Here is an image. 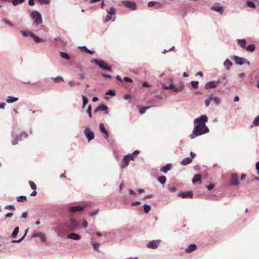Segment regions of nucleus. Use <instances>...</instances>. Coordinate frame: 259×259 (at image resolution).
<instances>
[{"mask_svg": "<svg viewBox=\"0 0 259 259\" xmlns=\"http://www.w3.org/2000/svg\"><path fill=\"white\" fill-rule=\"evenodd\" d=\"M209 132V130L207 126L194 125L192 133L189 137L191 139H193L197 137L207 134Z\"/></svg>", "mask_w": 259, "mask_h": 259, "instance_id": "f257e3e1", "label": "nucleus"}, {"mask_svg": "<svg viewBox=\"0 0 259 259\" xmlns=\"http://www.w3.org/2000/svg\"><path fill=\"white\" fill-rule=\"evenodd\" d=\"M31 18L33 20V24L37 26L42 23L41 14L37 10H33L30 14Z\"/></svg>", "mask_w": 259, "mask_h": 259, "instance_id": "f03ea898", "label": "nucleus"}, {"mask_svg": "<svg viewBox=\"0 0 259 259\" xmlns=\"http://www.w3.org/2000/svg\"><path fill=\"white\" fill-rule=\"evenodd\" d=\"M208 117L205 114H203L194 120V125L207 126L206 123L208 121Z\"/></svg>", "mask_w": 259, "mask_h": 259, "instance_id": "7ed1b4c3", "label": "nucleus"}, {"mask_svg": "<svg viewBox=\"0 0 259 259\" xmlns=\"http://www.w3.org/2000/svg\"><path fill=\"white\" fill-rule=\"evenodd\" d=\"M65 224L70 231H74L76 230L78 228V226L77 222L73 218H70Z\"/></svg>", "mask_w": 259, "mask_h": 259, "instance_id": "20e7f679", "label": "nucleus"}, {"mask_svg": "<svg viewBox=\"0 0 259 259\" xmlns=\"http://www.w3.org/2000/svg\"><path fill=\"white\" fill-rule=\"evenodd\" d=\"M92 62L95 63L98 65L101 68L108 71H111V68L108 66L106 63L103 60H99L97 59H93L92 60Z\"/></svg>", "mask_w": 259, "mask_h": 259, "instance_id": "39448f33", "label": "nucleus"}, {"mask_svg": "<svg viewBox=\"0 0 259 259\" xmlns=\"http://www.w3.org/2000/svg\"><path fill=\"white\" fill-rule=\"evenodd\" d=\"M84 134L88 139L89 141H91L93 140L95 137L94 132L90 130L89 127H86L84 130Z\"/></svg>", "mask_w": 259, "mask_h": 259, "instance_id": "423d86ee", "label": "nucleus"}, {"mask_svg": "<svg viewBox=\"0 0 259 259\" xmlns=\"http://www.w3.org/2000/svg\"><path fill=\"white\" fill-rule=\"evenodd\" d=\"M230 182L232 186H238L239 184L238 176L236 173L231 174Z\"/></svg>", "mask_w": 259, "mask_h": 259, "instance_id": "0eeeda50", "label": "nucleus"}, {"mask_svg": "<svg viewBox=\"0 0 259 259\" xmlns=\"http://www.w3.org/2000/svg\"><path fill=\"white\" fill-rule=\"evenodd\" d=\"M178 196L181 197L183 198H193V192L192 191H180L178 194Z\"/></svg>", "mask_w": 259, "mask_h": 259, "instance_id": "6e6552de", "label": "nucleus"}, {"mask_svg": "<svg viewBox=\"0 0 259 259\" xmlns=\"http://www.w3.org/2000/svg\"><path fill=\"white\" fill-rule=\"evenodd\" d=\"M161 241L160 239L150 241L147 244V246L149 248L156 249L158 247Z\"/></svg>", "mask_w": 259, "mask_h": 259, "instance_id": "1a4fd4ad", "label": "nucleus"}, {"mask_svg": "<svg viewBox=\"0 0 259 259\" xmlns=\"http://www.w3.org/2000/svg\"><path fill=\"white\" fill-rule=\"evenodd\" d=\"M125 6L132 10H135L137 8V5L135 2L128 1H123L122 2Z\"/></svg>", "mask_w": 259, "mask_h": 259, "instance_id": "9d476101", "label": "nucleus"}, {"mask_svg": "<svg viewBox=\"0 0 259 259\" xmlns=\"http://www.w3.org/2000/svg\"><path fill=\"white\" fill-rule=\"evenodd\" d=\"M233 58L235 63L239 65H242L244 64V61H246L245 58L240 57L237 56H233Z\"/></svg>", "mask_w": 259, "mask_h": 259, "instance_id": "9b49d317", "label": "nucleus"}, {"mask_svg": "<svg viewBox=\"0 0 259 259\" xmlns=\"http://www.w3.org/2000/svg\"><path fill=\"white\" fill-rule=\"evenodd\" d=\"M99 111H104L105 113L107 114L108 113V107L104 104H101L95 109L94 112L96 113Z\"/></svg>", "mask_w": 259, "mask_h": 259, "instance_id": "f8f14e48", "label": "nucleus"}, {"mask_svg": "<svg viewBox=\"0 0 259 259\" xmlns=\"http://www.w3.org/2000/svg\"><path fill=\"white\" fill-rule=\"evenodd\" d=\"M84 209L83 206H74L69 208V210L71 212H76L77 211H81Z\"/></svg>", "mask_w": 259, "mask_h": 259, "instance_id": "ddd939ff", "label": "nucleus"}, {"mask_svg": "<svg viewBox=\"0 0 259 259\" xmlns=\"http://www.w3.org/2000/svg\"><path fill=\"white\" fill-rule=\"evenodd\" d=\"M67 238L74 240H78L81 238V236L75 233H71L67 235Z\"/></svg>", "mask_w": 259, "mask_h": 259, "instance_id": "4468645a", "label": "nucleus"}, {"mask_svg": "<svg viewBox=\"0 0 259 259\" xmlns=\"http://www.w3.org/2000/svg\"><path fill=\"white\" fill-rule=\"evenodd\" d=\"M217 87V85L216 84V82L214 80L208 82L205 84V89L206 90H208L209 89H213Z\"/></svg>", "mask_w": 259, "mask_h": 259, "instance_id": "2eb2a0df", "label": "nucleus"}, {"mask_svg": "<svg viewBox=\"0 0 259 259\" xmlns=\"http://www.w3.org/2000/svg\"><path fill=\"white\" fill-rule=\"evenodd\" d=\"M210 9L211 10L215 11L217 12H218L220 14L222 15L224 12V7L223 6H212L210 8Z\"/></svg>", "mask_w": 259, "mask_h": 259, "instance_id": "dca6fc26", "label": "nucleus"}, {"mask_svg": "<svg viewBox=\"0 0 259 259\" xmlns=\"http://www.w3.org/2000/svg\"><path fill=\"white\" fill-rule=\"evenodd\" d=\"M223 65L225 69L229 71L230 69V68L232 66L233 64L229 59H227L224 61Z\"/></svg>", "mask_w": 259, "mask_h": 259, "instance_id": "f3484780", "label": "nucleus"}, {"mask_svg": "<svg viewBox=\"0 0 259 259\" xmlns=\"http://www.w3.org/2000/svg\"><path fill=\"white\" fill-rule=\"evenodd\" d=\"M197 249V245L195 244H191L186 249L185 251L187 253H190Z\"/></svg>", "mask_w": 259, "mask_h": 259, "instance_id": "a211bd4d", "label": "nucleus"}, {"mask_svg": "<svg viewBox=\"0 0 259 259\" xmlns=\"http://www.w3.org/2000/svg\"><path fill=\"white\" fill-rule=\"evenodd\" d=\"M171 168V164L167 163L164 166H162L160 168V171H162L164 173H166L168 171H169Z\"/></svg>", "mask_w": 259, "mask_h": 259, "instance_id": "6ab92c4d", "label": "nucleus"}, {"mask_svg": "<svg viewBox=\"0 0 259 259\" xmlns=\"http://www.w3.org/2000/svg\"><path fill=\"white\" fill-rule=\"evenodd\" d=\"M238 45L242 49H245L246 41L245 39H238L237 40Z\"/></svg>", "mask_w": 259, "mask_h": 259, "instance_id": "aec40b11", "label": "nucleus"}, {"mask_svg": "<svg viewBox=\"0 0 259 259\" xmlns=\"http://www.w3.org/2000/svg\"><path fill=\"white\" fill-rule=\"evenodd\" d=\"M129 156H125L123 159V164L121 165L122 168H124L126 167L129 163L130 160L128 159Z\"/></svg>", "mask_w": 259, "mask_h": 259, "instance_id": "412c9836", "label": "nucleus"}, {"mask_svg": "<svg viewBox=\"0 0 259 259\" xmlns=\"http://www.w3.org/2000/svg\"><path fill=\"white\" fill-rule=\"evenodd\" d=\"M192 161V158L186 157L182 160L181 162V164L182 165H187L191 163Z\"/></svg>", "mask_w": 259, "mask_h": 259, "instance_id": "4be33fe9", "label": "nucleus"}, {"mask_svg": "<svg viewBox=\"0 0 259 259\" xmlns=\"http://www.w3.org/2000/svg\"><path fill=\"white\" fill-rule=\"evenodd\" d=\"M148 6L150 8L153 7L154 6H156V8L158 9L160 7L161 5L156 2L154 1H150L148 3Z\"/></svg>", "mask_w": 259, "mask_h": 259, "instance_id": "5701e85b", "label": "nucleus"}, {"mask_svg": "<svg viewBox=\"0 0 259 259\" xmlns=\"http://www.w3.org/2000/svg\"><path fill=\"white\" fill-rule=\"evenodd\" d=\"M78 48L80 49V50L82 52H85L87 54H93L94 53L93 51L88 49L86 46H81L79 47Z\"/></svg>", "mask_w": 259, "mask_h": 259, "instance_id": "b1692460", "label": "nucleus"}, {"mask_svg": "<svg viewBox=\"0 0 259 259\" xmlns=\"http://www.w3.org/2000/svg\"><path fill=\"white\" fill-rule=\"evenodd\" d=\"M19 100L18 98L13 96H8L7 99L8 103H13L17 102Z\"/></svg>", "mask_w": 259, "mask_h": 259, "instance_id": "393cba45", "label": "nucleus"}, {"mask_svg": "<svg viewBox=\"0 0 259 259\" xmlns=\"http://www.w3.org/2000/svg\"><path fill=\"white\" fill-rule=\"evenodd\" d=\"M201 175H199V174L195 175L193 178L192 179V183L193 184H195L196 182L200 181L201 180Z\"/></svg>", "mask_w": 259, "mask_h": 259, "instance_id": "a878e982", "label": "nucleus"}, {"mask_svg": "<svg viewBox=\"0 0 259 259\" xmlns=\"http://www.w3.org/2000/svg\"><path fill=\"white\" fill-rule=\"evenodd\" d=\"M25 1V0H9V2L12 3L13 6H16L23 3Z\"/></svg>", "mask_w": 259, "mask_h": 259, "instance_id": "bb28decb", "label": "nucleus"}, {"mask_svg": "<svg viewBox=\"0 0 259 259\" xmlns=\"http://www.w3.org/2000/svg\"><path fill=\"white\" fill-rule=\"evenodd\" d=\"M246 50L250 52H253L255 49V46L254 44H250L246 47Z\"/></svg>", "mask_w": 259, "mask_h": 259, "instance_id": "cd10ccee", "label": "nucleus"}, {"mask_svg": "<svg viewBox=\"0 0 259 259\" xmlns=\"http://www.w3.org/2000/svg\"><path fill=\"white\" fill-rule=\"evenodd\" d=\"M19 227H16L14 229V230H13V231L12 233V235H11L12 238H16L19 233Z\"/></svg>", "mask_w": 259, "mask_h": 259, "instance_id": "c85d7f7f", "label": "nucleus"}, {"mask_svg": "<svg viewBox=\"0 0 259 259\" xmlns=\"http://www.w3.org/2000/svg\"><path fill=\"white\" fill-rule=\"evenodd\" d=\"M92 245L93 246L94 249L99 252H101V251L99 250V246L100 245L99 243L98 242H92Z\"/></svg>", "mask_w": 259, "mask_h": 259, "instance_id": "c756f323", "label": "nucleus"}, {"mask_svg": "<svg viewBox=\"0 0 259 259\" xmlns=\"http://www.w3.org/2000/svg\"><path fill=\"white\" fill-rule=\"evenodd\" d=\"M21 33L23 35V36L25 37H27L28 36H30L31 37V34H33L32 32L28 31V30H21Z\"/></svg>", "mask_w": 259, "mask_h": 259, "instance_id": "7c9ffc66", "label": "nucleus"}, {"mask_svg": "<svg viewBox=\"0 0 259 259\" xmlns=\"http://www.w3.org/2000/svg\"><path fill=\"white\" fill-rule=\"evenodd\" d=\"M60 54L61 57L63 59H66V60L70 59V57L69 55L66 53L61 52H60Z\"/></svg>", "mask_w": 259, "mask_h": 259, "instance_id": "2f4dec72", "label": "nucleus"}, {"mask_svg": "<svg viewBox=\"0 0 259 259\" xmlns=\"http://www.w3.org/2000/svg\"><path fill=\"white\" fill-rule=\"evenodd\" d=\"M158 181L161 184H164L166 182V178L165 176H162L157 178Z\"/></svg>", "mask_w": 259, "mask_h": 259, "instance_id": "473e14b6", "label": "nucleus"}, {"mask_svg": "<svg viewBox=\"0 0 259 259\" xmlns=\"http://www.w3.org/2000/svg\"><path fill=\"white\" fill-rule=\"evenodd\" d=\"M99 129L101 133H107V130L105 127V126L103 123H101L99 125Z\"/></svg>", "mask_w": 259, "mask_h": 259, "instance_id": "72a5a7b5", "label": "nucleus"}, {"mask_svg": "<svg viewBox=\"0 0 259 259\" xmlns=\"http://www.w3.org/2000/svg\"><path fill=\"white\" fill-rule=\"evenodd\" d=\"M82 108H84L85 106L88 103L89 100L85 96L82 95Z\"/></svg>", "mask_w": 259, "mask_h": 259, "instance_id": "f704fd0d", "label": "nucleus"}, {"mask_svg": "<svg viewBox=\"0 0 259 259\" xmlns=\"http://www.w3.org/2000/svg\"><path fill=\"white\" fill-rule=\"evenodd\" d=\"M252 124L255 126H259V115L254 119Z\"/></svg>", "mask_w": 259, "mask_h": 259, "instance_id": "c9c22d12", "label": "nucleus"}, {"mask_svg": "<svg viewBox=\"0 0 259 259\" xmlns=\"http://www.w3.org/2000/svg\"><path fill=\"white\" fill-rule=\"evenodd\" d=\"M246 5L248 7H250L252 8H255V5L254 3L251 1L247 0L246 2Z\"/></svg>", "mask_w": 259, "mask_h": 259, "instance_id": "e433bc0d", "label": "nucleus"}, {"mask_svg": "<svg viewBox=\"0 0 259 259\" xmlns=\"http://www.w3.org/2000/svg\"><path fill=\"white\" fill-rule=\"evenodd\" d=\"M68 84L70 87H72L74 86H78L80 84V83L79 82L75 81H69L68 82Z\"/></svg>", "mask_w": 259, "mask_h": 259, "instance_id": "4c0bfd02", "label": "nucleus"}, {"mask_svg": "<svg viewBox=\"0 0 259 259\" xmlns=\"http://www.w3.org/2000/svg\"><path fill=\"white\" fill-rule=\"evenodd\" d=\"M26 200H27L26 197L25 196H23V195L19 196L17 199V200L18 202H25L26 201Z\"/></svg>", "mask_w": 259, "mask_h": 259, "instance_id": "58836bf2", "label": "nucleus"}, {"mask_svg": "<svg viewBox=\"0 0 259 259\" xmlns=\"http://www.w3.org/2000/svg\"><path fill=\"white\" fill-rule=\"evenodd\" d=\"M221 82L223 83L224 85H226L228 83V80L226 75H223L222 76Z\"/></svg>", "mask_w": 259, "mask_h": 259, "instance_id": "ea45409f", "label": "nucleus"}, {"mask_svg": "<svg viewBox=\"0 0 259 259\" xmlns=\"http://www.w3.org/2000/svg\"><path fill=\"white\" fill-rule=\"evenodd\" d=\"M143 207L144 211L145 213H148L151 209V206L148 204H144Z\"/></svg>", "mask_w": 259, "mask_h": 259, "instance_id": "a19ab883", "label": "nucleus"}, {"mask_svg": "<svg viewBox=\"0 0 259 259\" xmlns=\"http://www.w3.org/2000/svg\"><path fill=\"white\" fill-rule=\"evenodd\" d=\"M52 79L54 80L55 82H59L60 81H63L64 79L61 76H58L56 77H52Z\"/></svg>", "mask_w": 259, "mask_h": 259, "instance_id": "79ce46f5", "label": "nucleus"}, {"mask_svg": "<svg viewBox=\"0 0 259 259\" xmlns=\"http://www.w3.org/2000/svg\"><path fill=\"white\" fill-rule=\"evenodd\" d=\"M174 84L172 82H171L168 86L163 85L162 86V89L164 90H169V89H172L174 88Z\"/></svg>", "mask_w": 259, "mask_h": 259, "instance_id": "37998d69", "label": "nucleus"}, {"mask_svg": "<svg viewBox=\"0 0 259 259\" xmlns=\"http://www.w3.org/2000/svg\"><path fill=\"white\" fill-rule=\"evenodd\" d=\"M106 95L113 97L115 95V92L114 90H109L106 93Z\"/></svg>", "mask_w": 259, "mask_h": 259, "instance_id": "c03bdc74", "label": "nucleus"}, {"mask_svg": "<svg viewBox=\"0 0 259 259\" xmlns=\"http://www.w3.org/2000/svg\"><path fill=\"white\" fill-rule=\"evenodd\" d=\"M31 37H32L34 39V40L36 42H40V38L34 34V33H33V34H31Z\"/></svg>", "mask_w": 259, "mask_h": 259, "instance_id": "a18cd8bd", "label": "nucleus"}, {"mask_svg": "<svg viewBox=\"0 0 259 259\" xmlns=\"http://www.w3.org/2000/svg\"><path fill=\"white\" fill-rule=\"evenodd\" d=\"M191 84L193 88L194 89H197L198 87L199 82L198 81H192L191 82Z\"/></svg>", "mask_w": 259, "mask_h": 259, "instance_id": "49530a36", "label": "nucleus"}, {"mask_svg": "<svg viewBox=\"0 0 259 259\" xmlns=\"http://www.w3.org/2000/svg\"><path fill=\"white\" fill-rule=\"evenodd\" d=\"M18 138H19V136H17L16 138L13 140H12V143L13 145H15L17 144L18 142L21 140V139H18Z\"/></svg>", "mask_w": 259, "mask_h": 259, "instance_id": "de8ad7c7", "label": "nucleus"}, {"mask_svg": "<svg viewBox=\"0 0 259 259\" xmlns=\"http://www.w3.org/2000/svg\"><path fill=\"white\" fill-rule=\"evenodd\" d=\"M3 21L6 24H8L10 26H11L12 27H14V25L10 22V21H9L7 19H6L5 18H3Z\"/></svg>", "mask_w": 259, "mask_h": 259, "instance_id": "09e8293b", "label": "nucleus"}, {"mask_svg": "<svg viewBox=\"0 0 259 259\" xmlns=\"http://www.w3.org/2000/svg\"><path fill=\"white\" fill-rule=\"evenodd\" d=\"M108 14L109 15H114L115 14V9L113 7H111L109 11H107Z\"/></svg>", "mask_w": 259, "mask_h": 259, "instance_id": "8fccbe9b", "label": "nucleus"}, {"mask_svg": "<svg viewBox=\"0 0 259 259\" xmlns=\"http://www.w3.org/2000/svg\"><path fill=\"white\" fill-rule=\"evenodd\" d=\"M87 112L88 114H89V117L91 118L92 116V106L91 105H89L88 106Z\"/></svg>", "mask_w": 259, "mask_h": 259, "instance_id": "3c124183", "label": "nucleus"}, {"mask_svg": "<svg viewBox=\"0 0 259 259\" xmlns=\"http://www.w3.org/2000/svg\"><path fill=\"white\" fill-rule=\"evenodd\" d=\"M38 2L41 5H48L50 4V0H37Z\"/></svg>", "mask_w": 259, "mask_h": 259, "instance_id": "603ef678", "label": "nucleus"}, {"mask_svg": "<svg viewBox=\"0 0 259 259\" xmlns=\"http://www.w3.org/2000/svg\"><path fill=\"white\" fill-rule=\"evenodd\" d=\"M29 185L32 189L35 190L36 189V186L35 183L32 181L29 182Z\"/></svg>", "mask_w": 259, "mask_h": 259, "instance_id": "864d4df0", "label": "nucleus"}, {"mask_svg": "<svg viewBox=\"0 0 259 259\" xmlns=\"http://www.w3.org/2000/svg\"><path fill=\"white\" fill-rule=\"evenodd\" d=\"M5 208L6 209H12V210H15V206L13 204H10V205H7L5 207Z\"/></svg>", "mask_w": 259, "mask_h": 259, "instance_id": "5fc2aeb1", "label": "nucleus"}, {"mask_svg": "<svg viewBox=\"0 0 259 259\" xmlns=\"http://www.w3.org/2000/svg\"><path fill=\"white\" fill-rule=\"evenodd\" d=\"M98 212H99V209H97L94 210L93 212H90L89 213V215L90 217H93L97 215L98 213Z\"/></svg>", "mask_w": 259, "mask_h": 259, "instance_id": "6e6d98bb", "label": "nucleus"}, {"mask_svg": "<svg viewBox=\"0 0 259 259\" xmlns=\"http://www.w3.org/2000/svg\"><path fill=\"white\" fill-rule=\"evenodd\" d=\"M39 237L40 238V240L42 242H45L46 240V236L44 234V233H41V234H40V236H39Z\"/></svg>", "mask_w": 259, "mask_h": 259, "instance_id": "4d7b16f0", "label": "nucleus"}, {"mask_svg": "<svg viewBox=\"0 0 259 259\" xmlns=\"http://www.w3.org/2000/svg\"><path fill=\"white\" fill-rule=\"evenodd\" d=\"M18 136H19V137H21L22 138L23 137L27 138L28 137V134L25 132H22L21 133V134L20 135H18Z\"/></svg>", "mask_w": 259, "mask_h": 259, "instance_id": "13d9d810", "label": "nucleus"}, {"mask_svg": "<svg viewBox=\"0 0 259 259\" xmlns=\"http://www.w3.org/2000/svg\"><path fill=\"white\" fill-rule=\"evenodd\" d=\"M24 239V236H22L21 238L18 240H12L13 243H19L21 242Z\"/></svg>", "mask_w": 259, "mask_h": 259, "instance_id": "bf43d9fd", "label": "nucleus"}, {"mask_svg": "<svg viewBox=\"0 0 259 259\" xmlns=\"http://www.w3.org/2000/svg\"><path fill=\"white\" fill-rule=\"evenodd\" d=\"M41 233L42 232L34 233L32 235L31 237L32 238H35V237H39V236H40V234H41Z\"/></svg>", "mask_w": 259, "mask_h": 259, "instance_id": "052dcab7", "label": "nucleus"}, {"mask_svg": "<svg viewBox=\"0 0 259 259\" xmlns=\"http://www.w3.org/2000/svg\"><path fill=\"white\" fill-rule=\"evenodd\" d=\"M214 185L212 183L210 184L209 185H208L206 186V187L208 190H212L214 188Z\"/></svg>", "mask_w": 259, "mask_h": 259, "instance_id": "680f3d73", "label": "nucleus"}, {"mask_svg": "<svg viewBox=\"0 0 259 259\" xmlns=\"http://www.w3.org/2000/svg\"><path fill=\"white\" fill-rule=\"evenodd\" d=\"M123 80L125 81H126V82H133V80L128 77H123Z\"/></svg>", "mask_w": 259, "mask_h": 259, "instance_id": "e2e57ef3", "label": "nucleus"}, {"mask_svg": "<svg viewBox=\"0 0 259 259\" xmlns=\"http://www.w3.org/2000/svg\"><path fill=\"white\" fill-rule=\"evenodd\" d=\"M211 100L210 99H206L205 101V105L206 107H208L210 105Z\"/></svg>", "mask_w": 259, "mask_h": 259, "instance_id": "0e129e2a", "label": "nucleus"}, {"mask_svg": "<svg viewBox=\"0 0 259 259\" xmlns=\"http://www.w3.org/2000/svg\"><path fill=\"white\" fill-rule=\"evenodd\" d=\"M13 215V213L12 212H8L5 215V219L11 218Z\"/></svg>", "mask_w": 259, "mask_h": 259, "instance_id": "69168bd1", "label": "nucleus"}, {"mask_svg": "<svg viewBox=\"0 0 259 259\" xmlns=\"http://www.w3.org/2000/svg\"><path fill=\"white\" fill-rule=\"evenodd\" d=\"M111 18H112L111 15L108 14V15L106 17L105 21L108 22L109 21H110L111 19Z\"/></svg>", "mask_w": 259, "mask_h": 259, "instance_id": "338daca9", "label": "nucleus"}, {"mask_svg": "<svg viewBox=\"0 0 259 259\" xmlns=\"http://www.w3.org/2000/svg\"><path fill=\"white\" fill-rule=\"evenodd\" d=\"M255 168L257 170V174L259 175V162H257L255 164Z\"/></svg>", "mask_w": 259, "mask_h": 259, "instance_id": "774afa93", "label": "nucleus"}]
</instances>
